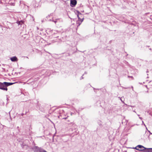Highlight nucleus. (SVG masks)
I'll use <instances>...</instances> for the list:
<instances>
[{
	"label": "nucleus",
	"mask_w": 152,
	"mask_h": 152,
	"mask_svg": "<svg viewBox=\"0 0 152 152\" xmlns=\"http://www.w3.org/2000/svg\"><path fill=\"white\" fill-rule=\"evenodd\" d=\"M15 83L7 82H4L2 83L0 82V89L3 90L7 91V87L10 86L12 85Z\"/></svg>",
	"instance_id": "1"
},
{
	"label": "nucleus",
	"mask_w": 152,
	"mask_h": 152,
	"mask_svg": "<svg viewBox=\"0 0 152 152\" xmlns=\"http://www.w3.org/2000/svg\"><path fill=\"white\" fill-rule=\"evenodd\" d=\"M78 14H77V16L78 18V20L77 21L76 24L77 25V26H79L81 23L83 21L84 18H83L81 19L80 18V16L82 15V14L79 12L78 11H77Z\"/></svg>",
	"instance_id": "2"
},
{
	"label": "nucleus",
	"mask_w": 152,
	"mask_h": 152,
	"mask_svg": "<svg viewBox=\"0 0 152 152\" xmlns=\"http://www.w3.org/2000/svg\"><path fill=\"white\" fill-rule=\"evenodd\" d=\"M143 152H152V148H147L144 147V149H141Z\"/></svg>",
	"instance_id": "3"
},
{
	"label": "nucleus",
	"mask_w": 152,
	"mask_h": 152,
	"mask_svg": "<svg viewBox=\"0 0 152 152\" xmlns=\"http://www.w3.org/2000/svg\"><path fill=\"white\" fill-rule=\"evenodd\" d=\"M144 147H145L142 145H138L134 148L137 150L141 151L140 150L144 149Z\"/></svg>",
	"instance_id": "4"
},
{
	"label": "nucleus",
	"mask_w": 152,
	"mask_h": 152,
	"mask_svg": "<svg viewBox=\"0 0 152 152\" xmlns=\"http://www.w3.org/2000/svg\"><path fill=\"white\" fill-rule=\"evenodd\" d=\"M77 4L76 0H71L70 5L72 7H74Z\"/></svg>",
	"instance_id": "5"
},
{
	"label": "nucleus",
	"mask_w": 152,
	"mask_h": 152,
	"mask_svg": "<svg viewBox=\"0 0 152 152\" xmlns=\"http://www.w3.org/2000/svg\"><path fill=\"white\" fill-rule=\"evenodd\" d=\"M34 150L35 152H41V148L37 146L34 147Z\"/></svg>",
	"instance_id": "6"
},
{
	"label": "nucleus",
	"mask_w": 152,
	"mask_h": 152,
	"mask_svg": "<svg viewBox=\"0 0 152 152\" xmlns=\"http://www.w3.org/2000/svg\"><path fill=\"white\" fill-rule=\"evenodd\" d=\"M11 60L13 62L17 61L18 59L16 56H13L10 58Z\"/></svg>",
	"instance_id": "7"
},
{
	"label": "nucleus",
	"mask_w": 152,
	"mask_h": 152,
	"mask_svg": "<svg viewBox=\"0 0 152 152\" xmlns=\"http://www.w3.org/2000/svg\"><path fill=\"white\" fill-rule=\"evenodd\" d=\"M58 37V33L56 32V33H54V34L52 35V37L53 38H57Z\"/></svg>",
	"instance_id": "8"
},
{
	"label": "nucleus",
	"mask_w": 152,
	"mask_h": 152,
	"mask_svg": "<svg viewBox=\"0 0 152 152\" xmlns=\"http://www.w3.org/2000/svg\"><path fill=\"white\" fill-rule=\"evenodd\" d=\"M21 146L23 148H24L25 147V148H27L28 147L27 145L24 142H23V143L21 144Z\"/></svg>",
	"instance_id": "9"
},
{
	"label": "nucleus",
	"mask_w": 152,
	"mask_h": 152,
	"mask_svg": "<svg viewBox=\"0 0 152 152\" xmlns=\"http://www.w3.org/2000/svg\"><path fill=\"white\" fill-rule=\"evenodd\" d=\"M24 21L23 20H20V21H17V23L18 24V25H21L24 23Z\"/></svg>",
	"instance_id": "10"
},
{
	"label": "nucleus",
	"mask_w": 152,
	"mask_h": 152,
	"mask_svg": "<svg viewBox=\"0 0 152 152\" xmlns=\"http://www.w3.org/2000/svg\"><path fill=\"white\" fill-rule=\"evenodd\" d=\"M58 20V19H56V20H52V21H53V22H54V23H56L57 22V20Z\"/></svg>",
	"instance_id": "11"
},
{
	"label": "nucleus",
	"mask_w": 152,
	"mask_h": 152,
	"mask_svg": "<svg viewBox=\"0 0 152 152\" xmlns=\"http://www.w3.org/2000/svg\"><path fill=\"white\" fill-rule=\"evenodd\" d=\"M128 77L129 78L130 77V78H132V80H134V79L133 77L132 76H128Z\"/></svg>",
	"instance_id": "12"
},
{
	"label": "nucleus",
	"mask_w": 152,
	"mask_h": 152,
	"mask_svg": "<svg viewBox=\"0 0 152 152\" xmlns=\"http://www.w3.org/2000/svg\"><path fill=\"white\" fill-rule=\"evenodd\" d=\"M142 124H143L145 126H146L145 124L144 123L143 121H142Z\"/></svg>",
	"instance_id": "13"
},
{
	"label": "nucleus",
	"mask_w": 152,
	"mask_h": 152,
	"mask_svg": "<svg viewBox=\"0 0 152 152\" xmlns=\"http://www.w3.org/2000/svg\"><path fill=\"white\" fill-rule=\"evenodd\" d=\"M122 98V97H121V98H120V100L123 103H124V102L122 100V99H121Z\"/></svg>",
	"instance_id": "14"
},
{
	"label": "nucleus",
	"mask_w": 152,
	"mask_h": 152,
	"mask_svg": "<svg viewBox=\"0 0 152 152\" xmlns=\"http://www.w3.org/2000/svg\"><path fill=\"white\" fill-rule=\"evenodd\" d=\"M139 118L141 119V120H142V117H139Z\"/></svg>",
	"instance_id": "15"
},
{
	"label": "nucleus",
	"mask_w": 152,
	"mask_h": 152,
	"mask_svg": "<svg viewBox=\"0 0 152 152\" xmlns=\"http://www.w3.org/2000/svg\"><path fill=\"white\" fill-rule=\"evenodd\" d=\"M78 133V132H76V134H77Z\"/></svg>",
	"instance_id": "16"
},
{
	"label": "nucleus",
	"mask_w": 152,
	"mask_h": 152,
	"mask_svg": "<svg viewBox=\"0 0 152 152\" xmlns=\"http://www.w3.org/2000/svg\"><path fill=\"white\" fill-rule=\"evenodd\" d=\"M47 152V151H44L43 152Z\"/></svg>",
	"instance_id": "17"
},
{
	"label": "nucleus",
	"mask_w": 152,
	"mask_h": 152,
	"mask_svg": "<svg viewBox=\"0 0 152 152\" xmlns=\"http://www.w3.org/2000/svg\"><path fill=\"white\" fill-rule=\"evenodd\" d=\"M133 112H135V113H136V111L134 110L133 111Z\"/></svg>",
	"instance_id": "18"
},
{
	"label": "nucleus",
	"mask_w": 152,
	"mask_h": 152,
	"mask_svg": "<svg viewBox=\"0 0 152 152\" xmlns=\"http://www.w3.org/2000/svg\"><path fill=\"white\" fill-rule=\"evenodd\" d=\"M150 132V134H152V133H151L150 132Z\"/></svg>",
	"instance_id": "19"
},
{
	"label": "nucleus",
	"mask_w": 152,
	"mask_h": 152,
	"mask_svg": "<svg viewBox=\"0 0 152 152\" xmlns=\"http://www.w3.org/2000/svg\"><path fill=\"white\" fill-rule=\"evenodd\" d=\"M81 77L82 78V79H83V76H82Z\"/></svg>",
	"instance_id": "20"
},
{
	"label": "nucleus",
	"mask_w": 152,
	"mask_h": 152,
	"mask_svg": "<svg viewBox=\"0 0 152 152\" xmlns=\"http://www.w3.org/2000/svg\"><path fill=\"white\" fill-rule=\"evenodd\" d=\"M137 115H138V116H140V115H139L138 114Z\"/></svg>",
	"instance_id": "21"
},
{
	"label": "nucleus",
	"mask_w": 152,
	"mask_h": 152,
	"mask_svg": "<svg viewBox=\"0 0 152 152\" xmlns=\"http://www.w3.org/2000/svg\"><path fill=\"white\" fill-rule=\"evenodd\" d=\"M132 89H133V87H132Z\"/></svg>",
	"instance_id": "22"
}]
</instances>
